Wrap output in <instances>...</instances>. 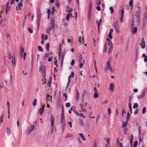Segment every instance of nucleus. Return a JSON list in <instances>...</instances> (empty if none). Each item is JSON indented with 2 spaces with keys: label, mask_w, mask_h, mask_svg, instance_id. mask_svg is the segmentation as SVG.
Segmentation results:
<instances>
[{
  "label": "nucleus",
  "mask_w": 147,
  "mask_h": 147,
  "mask_svg": "<svg viewBox=\"0 0 147 147\" xmlns=\"http://www.w3.org/2000/svg\"><path fill=\"white\" fill-rule=\"evenodd\" d=\"M41 16L40 13V10L39 9H37V28L38 30L39 29L40 24V21L41 19Z\"/></svg>",
  "instance_id": "1"
},
{
  "label": "nucleus",
  "mask_w": 147,
  "mask_h": 147,
  "mask_svg": "<svg viewBox=\"0 0 147 147\" xmlns=\"http://www.w3.org/2000/svg\"><path fill=\"white\" fill-rule=\"evenodd\" d=\"M138 104L137 103H135L134 105L133 106V107L134 108H136L138 107Z\"/></svg>",
  "instance_id": "54"
},
{
  "label": "nucleus",
  "mask_w": 147,
  "mask_h": 147,
  "mask_svg": "<svg viewBox=\"0 0 147 147\" xmlns=\"http://www.w3.org/2000/svg\"><path fill=\"white\" fill-rule=\"evenodd\" d=\"M141 96V98H144L145 95V93L144 91H143L142 92L141 94L140 95Z\"/></svg>",
  "instance_id": "37"
},
{
  "label": "nucleus",
  "mask_w": 147,
  "mask_h": 147,
  "mask_svg": "<svg viewBox=\"0 0 147 147\" xmlns=\"http://www.w3.org/2000/svg\"><path fill=\"white\" fill-rule=\"evenodd\" d=\"M61 123L62 124V127L63 130L65 128V127L66 123V121L64 117H61Z\"/></svg>",
  "instance_id": "7"
},
{
  "label": "nucleus",
  "mask_w": 147,
  "mask_h": 147,
  "mask_svg": "<svg viewBox=\"0 0 147 147\" xmlns=\"http://www.w3.org/2000/svg\"><path fill=\"white\" fill-rule=\"evenodd\" d=\"M92 2L91 1H90V3L89 6V11H92Z\"/></svg>",
  "instance_id": "33"
},
{
  "label": "nucleus",
  "mask_w": 147,
  "mask_h": 147,
  "mask_svg": "<svg viewBox=\"0 0 147 147\" xmlns=\"http://www.w3.org/2000/svg\"><path fill=\"white\" fill-rule=\"evenodd\" d=\"M70 104L69 103V102L67 103L66 104V106L67 107H69L70 106Z\"/></svg>",
  "instance_id": "64"
},
{
  "label": "nucleus",
  "mask_w": 147,
  "mask_h": 147,
  "mask_svg": "<svg viewBox=\"0 0 147 147\" xmlns=\"http://www.w3.org/2000/svg\"><path fill=\"white\" fill-rule=\"evenodd\" d=\"M28 30L31 33H32L33 32V30H32L30 28H28Z\"/></svg>",
  "instance_id": "62"
},
{
  "label": "nucleus",
  "mask_w": 147,
  "mask_h": 147,
  "mask_svg": "<svg viewBox=\"0 0 147 147\" xmlns=\"http://www.w3.org/2000/svg\"><path fill=\"white\" fill-rule=\"evenodd\" d=\"M94 67L95 68V69L96 70V72H98V70L97 69L96 67V61H95L94 62Z\"/></svg>",
  "instance_id": "50"
},
{
  "label": "nucleus",
  "mask_w": 147,
  "mask_h": 147,
  "mask_svg": "<svg viewBox=\"0 0 147 147\" xmlns=\"http://www.w3.org/2000/svg\"><path fill=\"white\" fill-rule=\"evenodd\" d=\"M79 123L83 127L85 126V124L84 123L83 121L82 120L80 119V121Z\"/></svg>",
  "instance_id": "28"
},
{
  "label": "nucleus",
  "mask_w": 147,
  "mask_h": 147,
  "mask_svg": "<svg viewBox=\"0 0 147 147\" xmlns=\"http://www.w3.org/2000/svg\"><path fill=\"white\" fill-rule=\"evenodd\" d=\"M127 121L125 122H123L122 125V127H124L126 126L127 124Z\"/></svg>",
  "instance_id": "30"
},
{
  "label": "nucleus",
  "mask_w": 147,
  "mask_h": 147,
  "mask_svg": "<svg viewBox=\"0 0 147 147\" xmlns=\"http://www.w3.org/2000/svg\"><path fill=\"white\" fill-rule=\"evenodd\" d=\"M79 115L80 116L82 117L83 118H85L86 117L82 113H80V114H79Z\"/></svg>",
  "instance_id": "52"
},
{
  "label": "nucleus",
  "mask_w": 147,
  "mask_h": 147,
  "mask_svg": "<svg viewBox=\"0 0 147 147\" xmlns=\"http://www.w3.org/2000/svg\"><path fill=\"white\" fill-rule=\"evenodd\" d=\"M79 135L80 136V137L84 141L86 140V138L84 136L83 134L80 133L79 134Z\"/></svg>",
  "instance_id": "26"
},
{
  "label": "nucleus",
  "mask_w": 147,
  "mask_h": 147,
  "mask_svg": "<svg viewBox=\"0 0 147 147\" xmlns=\"http://www.w3.org/2000/svg\"><path fill=\"white\" fill-rule=\"evenodd\" d=\"M51 124V133L53 132L54 129V123L55 120V118L53 115H51L50 117Z\"/></svg>",
  "instance_id": "5"
},
{
  "label": "nucleus",
  "mask_w": 147,
  "mask_h": 147,
  "mask_svg": "<svg viewBox=\"0 0 147 147\" xmlns=\"http://www.w3.org/2000/svg\"><path fill=\"white\" fill-rule=\"evenodd\" d=\"M98 0H96V5H99L101 4V0H100L98 2Z\"/></svg>",
  "instance_id": "45"
},
{
  "label": "nucleus",
  "mask_w": 147,
  "mask_h": 147,
  "mask_svg": "<svg viewBox=\"0 0 147 147\" xmlns=\"http://www.w3.org/2000/svg\"><path fill=\"white\" fill-rule=\"evenodd\" d=\"M61 100L60 99H58L57 100V107L58 108H59L61 107Z\"/></svg>",
  "instance_id": "18"
},
{
  "label": "nucleus",
  "mask_w": 147,
  "mask_h": 147,
  "mask_svg": "<svg viewBox=\"0 0 147 147\" xmlns=\"http://www.w3.org/2000/svg\"><path fill=\"white\" fill-rule=\"evenodd\" d=\"M3 115H1V117L0 118V123H2L3 121Z\"/></svg>",
  "instance_id": "56"
},
{
  "label": "nucleus",
  "mask_w": 147,
  "mask_h": 147,
  "mask_svg": "<svg viewBox=\"0 0 147 147\" xmlns=\"http://www.w3.org/2000/svg\"><path fill=\"white\" fill-rule=\"evenodd\" d=\"M72 136V135L70 133H68L65 136V138H71Z\"/></svg>",
  "instance_id": "21"
},
{
  "label": "nucleus",
  "mask_w": 147,
  "mask_h": 147,
  "mask_svg": "<svg viewBox=\"0 0 147 147\" xmlns=\"http://www.w3.org/2000/svg\"><path fill=\"white\" fill-rule=\"evenodd\" d=\"M110 59L109 60L107 61V67L105 69V71H106L108 69H109L111 68V67L110 65Z\"/></svg>",
  "instance_id": "10"
},
{
  "label": "nucleus",
  "mask_w": 147,
  "mask_h": 147,
  "mask_svg": "<svg viewBox=\"0 0 147 147\" xmlns=\"http://www.w3.org/2000/svg\"><path fill=\"white\" fill-rule=\"evenodd\" d=\"M55 21L54 19H53V20L52 19H51V24L52 25V26H53L54 30V26L55 25Z\"/></svg>",
  "instance_id": "22"
},
{
  "label": "nucleus",
  "mask_w": 147,
  "mask_h": 147,
  "mask_svg": "<svg viewBox=\"0 0 147 147\" xmlns=\"http://www.w3.org/2000/svg\"><path fill=\"white\" fill-rule=\"evenodd\" d=\"M117 143H118L119 144V146L120 147H123V145L122 143H120L119 142V139H118L117 140Z\"/></svg>",
  "instance_id": "47"
},
{
  "label": "nucleus",
  "mask_w": 147,
  "mask_h": 147,
  "mask_svg": "<svg viewBox=\"0 0 147 147\" xmlns=\"http://www.w3.org/2000/svg\"><path fill=\"white\" fill-rule=\"evenodd\" d=\"M130 116V115L129 113H127V116L126 119V121H128L129 120Z\"/></svg>",
  "instance_id": "38"
},
{
  "label": "nucleus",
  "mask_w": 147,
  "mask_h": 147,
  "mask_svg": "<svg viewBox=\"0 0 147 147\" xmlns=\"http://www.w3.org/2000/svg\"><path fill=\"white\" fill-rule=\"evenodd\" d=\"M50 46V44L49 43H47L46 46V48L47 50L49 51V47Z\"/></svg>",
  "instance_id": "40"
},
{
  "label": "nucleus",
  "mask_w": 147,
  "mask_h": 147,
  "mask_svg": "<svg viewBox=\"0 0 147 147\" xmlns=\"http://www.w3.org/2000/svg\"><path fill=\"white\" fill-rule=\"evenodd\" d=\"M109 9L111 12L112 13H113L114 11L113 8L112 7H111L109 8Z\"/></svg>",
  "instance_id": "46"
},
{
  "label": "nucleus",
  "mask_w": 147,
  "mask_h": 147,
  "mask_svg": "<svg viewBox=\"0 0 147 147\" xmlns=\"http://www.w3.org/2000/svg\"><path fill=\"white\" fill-rule=\"evenodd\" d=\"M125 113V111L124 109H123L122 111V115L123 116V114Z\"/></svg>",
  "instance_id": "58"
},
{
  "label": "nucleus",
  "mask_w": 147,
  "mask_h": 147,
  "mask_svg": "<svg viewBox=\"0 0 147 147\" xmlns=\"http://www.w3.org/2000/svg\"><path fill=\"white\" fill-rule=\"evenodd\" d=\"M84 104H85V106H86L87 104V103L86 102L84 101V102H82V104H81L80 105V107H81L82 109L83 107H84Z\"/></svg>",
  "instance_id": "24"
},
{
  "label": "nucleus",
  "mask_w": 147,
  "mask_h": 147,
  "mask_svg": "<svg viewBox=\"0 0 147 147\" xmlns=\"http://www.w3.org/2000/svg\"><path fill=\"white\" fill-rule=\"evenodd\" d=\"M114 85L113 83H111L110 84L109 90L111 92H113L114 91Z\"/></svg>",
  "instance_id": "13"
},
{
  "label": "nucleus",
  "mask_w": 147,
  "mask_h": 147,
  "mask_svg": "<svg viewBox=\"0 0 147 147\" xmlns=\"http://www.w3.org/2000/svg\"><path fill=\"white\" fill-rule=\"evenodd\" d=\"M146 112V108L145 107H143L142 111V113L144 114Z\"/></svg>",
  "instance_id": "57"
},
{
  "label": "nucleus",
  "mask_w": 147,
  "mask_h": 147,
  "mask_svg": "<svg viewBox=\"0 0 147 147\" xmlns=\"http://www.w3.org/2000/svg\"><path fill=\"white\" fill-rule=\"evenodd\" d=\"M96 24L98 26V32H99V28L100 25V24L99 23V22H98V21L97 20H96Z\"/></svg>",
  "instance_id": "29"
},
{
  "label": "nucleus",
  "mask_w": 147,
  "mask_h": 147,
  "mask_svg": "<svg viewBox=\"0 0 147 147\" xmlns=\"http://www.w3.org/2000/svg\"><path fill=\"white\" fill-rule=\"evenodd\" d=\"M88 97V92L87 90L86 89H84L82 93V102H84V99H86Z\"/></svg>",
  "instance_id": "3"
},
{
  "label": "nucleus",
  "mask_w": 147,
  "mask_h": 147,
  "mask_svg": "<svg viewBox=\"0 0 147 147\" xmlns=\"http://www.w3.org/2000/svg\"><path fill=\"white\" fill-rule=\"evenodd\" d=\"M66 52V50L65 49H64L63 50V52L62 53V57H61V64H63L64 57L65 55Z\"/></svg>",
  "instance_id": "11"
},
{
  "label": "nucleus",
  "mask_w": 147,
  "mask_h": 147,
  "mask_svg": "<svg viewBox=\"0 0 147 147\" xmlns=\"http://www.w3.org/2000/svg\"><path fill=\"white\" fill-rule=\"evenodd\" d=\"M133 137H134V136H133V134H131V139H130V144H131V147H133V146H132V143H133Z\"/></svg>",
  "instance_id": "20"
},
{
  "label": "nucleus",
  "mask_w": 147,
  "mask_h": 147,
  "mask_svg": "<svg viewBox=\"0 0 147 147\" xmlns=\"http://www.w3.org/2000/svg\"><path fill=\"white\" fill-rule=\"evenodd\" d=\"M76 98L77 100L78 101L79 100V97H80V93L77 90H76Z\"/></svg>",
  "instance_id": "17"
},
{
  "label": "nucleus",
  "mask_w": 147,
  "mask_h": 147,
  "mask_svg": "<svg viewBox=\"0 0 147 147\" xmlns=\"http://www.w3.org/2000/svg\"><path fill=\"white\" fill-rule=\"evenodd\" d=\"M113 28L118 33H119V29L118 21H117L116 22H114L113 24Z\"/></svg>",
  "instance_id": "4"
},
{
  "label": "nucleus",
  "mask_w": 147,
  "mask_h": 147,
  "mask_svg": "<svg viewBox=\"0 0 147 147\" xmlns=\"http://www.w3.org/2000/svg\"><path fill=\"white\" fill-rule=\"evenodd\" d=\"M34 128V125H32L28 128L27 131L29 134L30 133Z\"/></svg>",
  "instance_id": "9"
},
{
  "label": "nucleus",
  "mask_w": 147,
  "mask_h": 147,
  "mask_svg": "<svg viewBox=\"0 0 147 147\" xmlns=\"http://www.w3.org/2000/svg\"><path fill=\"white\" fill-rule=\"evenodd\" d=\"M12 63L14 64V67H15L16 65V63L15 60L14 59L13 60V59H12Z\"/></svg>",
  "instance_id": "59"
},
{
  "label": "nucleus",
  "mask_w": 147,
  "mask_h": 147,
  "mask_svg": "<svg viewBox=\"0 0 147 147\" xmlns=\"http://www.w3.org/2000/svg\"><path fill=\"white\" fill-rule=\"evenodd\" d=\"M45 35L44 34H42V41L41 42V44H42L44 43V37Z\"/></svg>",
  "instance_id": "31"
},
{
  "label": "nucleus",
  "mask_w": 147,
  "mask_h": 147,
  "mask_svg": "<svg viewBox=\"0 0 147 147\" xmlns=\"http://www.w3.org/2000/svg\"><path fill=\"white\" fill-rule=\"evenodd\" d=\"M141 13V11L140 9L138 7L137 9V12L136 14L137 16L138 17H139V15Z\"/></svg>",
  "instance_id": "19"
},
{
  "label": "nucleus",
  "mask_w": 147,
  "mask_h": 147,
  "mask_svg": "<svg viewBox=\"0 0 147 147\" xmlns=\"http://www.w3.org/2000/svg\"><path fill=\"white\" fill-rule=\"evenodd\" d=\"M100 117V116L99 115H98L97 116L96 118V123H97L98 121V119Z\"/></svg>",
  "instance_id": "55"
},
{
  "label": "nucleus",
  "mask_w": 147,
  "mask_h": 147,
  "mask_svg": "<svg viewBox=\"0 0 147 147\" xmlns=\"http://www.w3.org/2000/svg\"><path fill=\"white\" fill-rule=\"evenodd\" d=\"M84 63V60H83V63H82V62L80 63V68H81L83 65V64Z\"/></svg>",
  "instance_id": "53"
},
{
  "label": "nucleus",
  "mask_w": 147,
  "mask_h": 147,
  "mask_svg": "<svg viewBox=\"0 0 147 147\" xmlns=\"http://www.w3.org/2000/svg\"><path fill=\"white\" fill-rule=\"evenodd\" d=\"M37 103V100L36 99H35L33 102H32V105L34 106H35Z\"/></svg>",
  "instance_id": "36"
},
{
  "label": "nucleus",
  "mask_w": 147,
  "mask_h": 147,
  "mask_svg": "<svg viewBox=\"0 0 147 147\" xmlns=\"http://www.w3.org/2000/svg\"><path fill=\"white\" fill-rule=\"evenodd\" d=\"M75 63V61L74 59H73L71 62V65L73 66Z\"/></svg>",
  "instance_id": "63"
},
{
  "label": "nucleus",
  "mask_w": 147,
  "mask_h": 147,
  "mask_svg": "<svg viewBox=\"0 0 147 147\" xmlns=\"http://www.w3.org/2000/svg\"><path fill=\"white\" fill-rule=\"evenodd\" d=\"M40 71H45V67L44 65H41L40 68Z\"/></svg>",
  "instance_id": "14"
},
{
  "label": "nucleus",
  "mask_w": 147,
  "mask_h": 147,
  "mask_svg": "<svg viewBox=\"0 0 147 147\" xmlns=\"http://www.w3.org/2000/svg\"><path fill=\"white\" fill-rule=\"evenodd\" d=\"M137 28L136 27L134 28H131V32L132 33H135L137 32Z\"/></svg>",
  "instance_id": "15"
},
{
  "label": "nucleus",
  "mask_w": 147,
  "mask_h": 147,
  "mask_svg": "<svg viewBox=\"0 0 147 147\" xmlns=\"http://www.w3.org/2000/svg\"><path fill=\"white\" fill-rule=\"evenodd\" d=\"M63 95L65 97V100H66L67 99V96L66 93H64Z\"/></svg>",
  "instance_id": "60"
},
{
  "label": "nucleus",
  "mask_w": 147,
  "mask_h": 147,
  "mask_svg": "<svg viewBox=\"0 0 147 147\" xmlns=\"http://www.w3.org/2000/svg\"><path fill=\"white\" fill-rule=\"evenodd\" d=\"M24 50L25 49L23 47H21L20 48V55L21 58H22L23 57L24 59V60L26 59V52L24 53Z\"/></svg>",
  "instance_id": "2"
},
{
  "label": "nucleus",
  "mask_w": 147,
  "mask_h": 147,
  "mask_svg": "<svg viewBox=\"0 0 147 147\" xmlns=\"http://www.w3.org/2000/svg\"><path fill=\"white\" fill-rule=\"evenodd\" d=\"M141 46L143 49H144L145 47V43L143 38H142L141 40Z\"/></svg>",
  "instance_id": "12"
},
{
  "label": "nucleus",
  "mask_w": 147,
  "mask_h": 147,
  "mask_svg": "<svg viewBox=\"0 0 147 147\" xmlns=\"http://www.w3.org/2000/svg\"><path fill=\"white\" fill-rule=\"evenodd\" d=\"M78 59H79V62L80 63L82 62V55L80 54L79 55Z\"/></svg>",
  "instance_id": "27"
},
{
  "label": "nucleus",
  "mask_w": 147,
  "mask_h": 147,
  "mask_svg": "<svg viewBox=\"0 0 147 147\" xmlns=\"http://www.w3.org/2000/svg\"><path fill=\"white\" fill-rule=\"evenodd\" d=\"M132 2L133 0H131L129 2V5L130 6H132Z\"/></svg>",
  "instance_id": "61"
},
{
  "label": "nucleus",
  "mask_w": 147,
  "mask_h": 147,
  "mask_svg": "<svg viewBox=\"0 0 147 147\" xmlns=\"http://www.w3.org/2000/svg\"><path fill=\"white\" fill-rule=\"evenodd\" d=\"M129 109L130 110V112L131 113H132V107H131V103H129Z\"/></svg>",
  "instance_id": "41"
},
{
  "label": "nucleus",
  "mask_w": 147,
  "mask_h": 147,
  "mask_svg": "<svg viewBox=\"0 0 147 147\" xmlns=\"http://www.w3.org/2000/svg\"><path fill=\"white\" fill-rule=\"evenodd\" d=\"M52 28H53V26H51V27H49L48 28V29L47 30V33L48 34L50 33V31L52 30Z\"/></svg>",
  "instance_id": "32"
},
{
  "label": "nucleus",
  "mask_w": 147,
  "mask_h": 147,
  "mask_svg": "<svg viewBox=\"0 0 147 147\" xmlns=\"http://www.w3.org/2000/svg\"><path fill=\"white\" fill-rule=\"evenodd\" d=\"M52 80V78L51 77L50 78L49 82H48V87L50 88L51 86V83Z\"/></svg>",
  "instance_id": "25"
},
{
  "label": "nucleus",
  "mask_w": 147,
  "mask_h": 147,
  "mask_svg": "<svg viewBox=\"0 0 147 147\" xmlns=\"http://www.w3.org/2000/svg\"><path fill=\"white\" fill-rule=\"evenodd\" d=\"M38 48L39 51L42 52L43 51V50L40 46H38Z\"/></svg>",
  "instance_id": "44"
},
{
  "label": "nucleus",
  "mask_w": 147,
  "mask_h": 147,
  "mask_svg": "<svg viewBox=\"0 0 147 147\" xmlns=\"http://www.w3.org/2000/svg\"><path fill=\"white\" fill-rule=\"evenodd\" d=\"M67 8L68 9L67 11L69 12H70L72 11L73 10V9L72 8H69L68 6L67 7Z\"/></svg>",
  "instance_id": "39"
},
{
  "label": "nucleus",
  "mask_w": 147,
  "mask_h": 147,
  "mask_svg": "<svg viewBox=\"0 0 147 147\" xmlns=\"http://www.w3.org/2000/svg\"><path fill=\"white\" fill-rule=\"evenodd\" d=\"M70 18V14H68L67 15L66 18L67 20L68 21L69 19Z\"/></svg>",
  "instance_id": "42"
},
{
  "label": "nucleus",
  "mask_w": 147,
  "mask_h": 147,
  "mask_svg": "<svg viewBox=\"0 0 147 147\" xmlns=\"http://www.w3.org/2000/svg\"><path fill=\"white\" fill-rule=\"evenodd\" d=\"M139 134V136H141V129L140 126L138 127Z\"/></svg>",
  "instance_id": "43"
},
{
  "label": "nucleus",
  "mask_w": 147,
  "mask_h": 147,
  "mask_svg": "<svg viewBox=\"0 0 147 147\" xmlns=\"http://www.w3.org/2000/svg\"><path fill=\"white\" fill-rule=\"evenodd\" d=\"M94 93L93 95V96L94 98H96L98 97V90L96 87L94 88Z\"/></svg>",
  "instance_id": "8"
},
{
  "label": "nucleus",
  "mask_w": 147,
  "mask_h": 147,
  "mask_svg": "<svg viewBox=\"0 0 147 147\" xmlns=\"http://www.w3.org/2000/svg\"><path fill=\"white\" fill-rule=\"evenodd\" d=\"M49 56V53L46 54L45 57H44V59H45L46 58H47Z\"/></svg>",
  "instance_id": "48"
},
{
  "label": "nucleus",
  "mask_w": 147,
  "mask_h": 147,
  "mask_svg": "<svg viewBox=\"0 0 147 147\" xmlns=\"http://www.w3.org/2000/svg\"><path fill=\"white\" fill-rule=\"evenodd\" d=\"M7 132L8 135H9L10 134V131L8 128L7 129Z\"/></svg>",
  "instance_id": "49"
},
{
  "label": "nucleus",
  "mask_w": 147,
  "mask_h": 147,
  "mask_svg": "<svg viewBox=\"0 0 147 147\" xmlns=\"http://www.w3.org/2000/svg\"><path fill=\"white\" fill-rule=\"evenodd\" d=\"M44 109V108H41L39 110V113L40 115H41L44 112L43 110Z\"/></svg>",
  "instance_id": "23"
},
{
  "label": "nucleus",
  "mask_w": 147,
  "mask_h": 147,
  "mask_svg": "<svg viewBox=\"0 0 147 147\" xmlns=\"http://www.w3.org/2000/svg\"><path fill=\"white\" fill-rule=\"evenodd\" d=\"M109 45L110 46V47L108 50V54H110L111 53L113 50V45L111 41L109 42Z\"/></svg>",
  "instance_id": "6"
},
{
  "label": "nucleus",
  "mask_w": 147,
  "mask_h": 147,
  "mask_svg": "<svg viewBox=\"0 0 147 147\" xmlns=\"http://www.w3.org/2000/svg\"><path fill=\"white\" fill-rule=\"evenodd\" d=\"M124 13V9H122L121 11V16L120 17L123 18Z\"/></svg>",
  "instance_id": "34"
},
{
  "label": "nucleus",
  "mask_w": 147,
  "mask_h": 147,
  "mask_svg": "<svg viewBox=\"0 0 147 147\" xmlns=\"http://www.w3.org/2000/svg\"><path fill=\"white\" fill-rule=\"evenodd\" d=\"M71 77V76H69V77H68V82H67V86L66 87V89L68 87L69 84L70 82V78Z\"/></svg>",
  "instance_id": "35"
},
{
  "label": "nucleus",
  "mask_w": 147,
  "mask_h": 147,
  "mask_svg": "<svg viewBox=\"0 0 147 147\" xmlns=\"http://www.w3.org/2000/svg\"><path fill=\"white\" fill-rule=\"evenodd\" d=\"M138 142L137 141H136L134 142V145L133 147H136L138 144Z\"/></svg>",
  "instance_id": "51"
},
{
  "label": "nucleus",
  "mask_w": 147,
  "mask_h": 147,
  "mask_svg": "<svg viewBox=\"0 0 147 147\" xmlns=\"http://www.w3.org/2000/svg\"><path fill=\"white\" fill-rule=\"evenodd\" d=\"M23 6V3L22 2H20L19 3H18V7H17V8H18L20 10H21V7ZM18 9H17V10Z\"/></svg>",
  "instance_id": "16"
}]
</instances>
